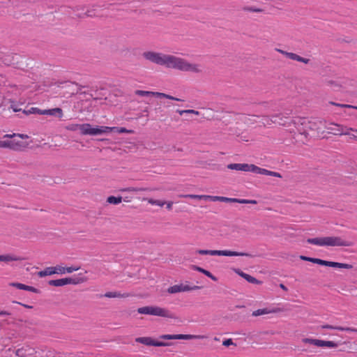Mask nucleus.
Masks as SVG:
<instances>
[{
	"instance_id": "1",
	"label": "nucleus",
	"mask_w": 357,
	"mask_h": 357,
	"mask_svg": "<svg viewBox=\"0 0 357 357\" xmlns=\"http://www.w3.org/2000/svg\"><path fill=\"white\" fill-rule=\"evenodd\" d=\"M142 56L144 59L153 63L164 66L167 68L195 73H199L202 71L200 65L190 63L184 59L170 54H165L153 51H146L143 52Z\"/></svg>"
},
{
	"instance_id": "2",
	"label": "nucleus",
	"mask_w": 357,
	"mask_h": 357,
	"mask_svg": "<svg viewBox=\"0 0 357 357\" xmlns=\"http://www.w3.org/2000/svg\"><path fill=\"white\" fill-rule=\"evenodd\" d=\"M307 242L310 244L319 246H339L349 247L352 243L342 239L340 236H326L319 238H307Z\"/></svg>"
},
{
	"instance_id": "3",
	"label": "nucleus",
	"mask_w": 357,
	"mask_h": 357,
	"mask_svg": "<svg viewBox=\"0 0 357 357\" xmlns=\"http://www.w3.org/2000/svg\"><path fill=\"white\" fill-rule=\"evenodd\" d=\"M137 312L142 314H151L162 317L175 319V315L169 310L158 306H145L137 309Z\"/></svg>"
},
{
	"instance_id": "4",
	"label": "nucleus",
	"mask_w": 357,
	"mask_h": 357,
	"mask_svg": "<svg viewBox=\"0 0 357 357\" xmlns=\"http://www.w3.org/2000/svg\"><path fill=\"white\" fill-rule=\"evenodd\" d=\"M298 132L305 137L308 135V130L314 129L315 123L306 118L297 117L293 121Z\"/></svg>"
},
{
	"instance_id": "5",
	"label": "nucleus",
	"mask_w": 357,
	"mask_h": 357,
	"mask_svg": "<svg viewBox=\"0 0 357 357\" xmlns=\"http://www.w3.org/2000/svg\"><path fill=\"white\" fill-rule=\"evenodd\" d=\"M82 274L79 273L78 277L74 278H65L57 280H52L48 282L50 286L62 287L66 284H79L85 282L87 278L85 277H80Z\"/></svg>"
},
{
	"instance_id": "6",
	"label": "nucleus",
	"mask_w": 357,
	"mask_h": 357,
	"mask_svg": "<svg viewBox=\"0 0 357 357\" xmlns=\"http://www.w3.org/2000/svg\"><path fill=\"white\" fill-rule=\"evenodd\" d=\"M197 253L206 255H209L212 256H227V257H237V256H251L249 253L246 252H238L230 250H197Z\"/></svg>"
},
{
	"instance_id": "7",
	"label": "nucleus",
	"mask_w": 357,
	"mask_h": 357,
	"mask_svg": "<svg viewBox=\"0 0 357 357\" xmlns=\"http://www.w3.org/2000/svg\"><path fill=\"white\" fill-rule=\"evenodd\" d=\"M160 339L162 340H203L207 338V336L203 335H184V334H177V335H162L159 337Z\"/></svg>"
},
{
	"instance_id": "8",
	"label": "nucleus",
	"mask_w": 357,
	"mask_h": 357,
	"mask_svg": "<svg viewBox=\"0 0 357 357\" xmlns=\"http://www.w3.org/2000/svg\"><path fill=\"white\" fill-rule=\"evenodd\" d=\"M135 341L146 346L169 347L173 344L172 342L158 341L152 339L150 337H137L135 339Z\"/></svg>"
},
{
	"instance_id": "9",
	"label": "nucleus",
	"mask_w": 357,
	"mask_h": 357,
	"mask_svg": "<svg viewBox=\"0 0 357 357\" xmlns=\"http://www.w3.org/2000/svg\"><path fill=\"white\" fill-rule=\"evenodd\" d=\"M227 168L232 170L243 171V172H252L257 174L259 167L255 165L241 164V163H231L227 165Z\"/></svg>"
},
{
	"instance_id": "10",
	"label": "nucleus",
	"mask_w": 357,
	"mask_h": 357,
	"mask_svg": "<svg viewBox=\"0 0 357 357\" xmlns=\"http://www.w3.org/2000/svg\"><path fill=\"white\" fill-rule=\"evenodd\" d=\"M135 94L139 96H155L157 98H165L169 100H174L176 101H181V99L173 97L170 95L160 93V92H154V91H143V90H136L135 91Z\"/></svg>"
},
{
	"instance_id": "11",
	"label": "nucleus",
	"mask_w": 357,
	"mask_h": 357,
	"mask_svg": "<svg viewBox=\"0 0 357 357\" xmlns=\"http://www.w3.org/2000/svg\"><path fill=\"white\" fill-rule=\"evenodd\" d=\"M314 264L339 268L351 269L353 268V266L351 264L325 261L318 258H314Z\"/></svg>"
},
{
	"instance_id": "12",
	"label": "nucleus",
	"mask_w": 357,
	"mask_h": 357,
	"mask_svg": "<svg viewBox=\"0 0 357 357\" xmlns=\"http://www.w3.org/2000/svg\"><path fill=\"white\" fill-rule=\"evenodd\" d=\"M200 289L199 286L190 287L188 284H175L167 289V292L169 294H176L178 292L188 291L191 290H196Z\"/></svg>"
},
{
	"instance_id": "13",
	"label": "nucleus",
	"mask_w": 357,
	"mask_h": 357,
	"mask_svg": "<svg viewBox=\"0 0 357 357\" xmlns=\"http://www.w3.org/2000/svg\"><path fill=\"white\" fill-rule=\"evenodd\" d=\"M24 146L22 142L15 140H0V149H9L15 151L20 150L22 147Z\"/></svg>"
},
{
	"instance_id": "14",
	"label": "nucleus",
	"mask_w": 357,
	"mask_h": 357,
	"mask_svg": "<svg viewBox=\"0 0 357 357\" xmlns=\"http://www.w3.org/2000/svg\"><path fill=\"white\" fill-rule=\"evenodd\" d=\"M80 134L83 135H94L95 128H93L90 123L79 124Z\"/></svg>"
},
{
	"instance_id": "15",
	"label": "nucleus",
	"mask_w": 357,
	"mask_h": 357,
	"mask_svg": "<svg viewBox=\"0 0 357 357\" xmlns=\"http://www.w3.org/2000/svg\"><path fill=\"white\" fill-rule=\"evenodd\" d=\"M282 311V309H280L279 307H275V308H272V309L263 308V309H259L255 311H253L252 313V315L253 317H258V316L267 314H270V313L280 312Z\"/></svg>"
},
{
	"instance_id": "16",
	"label": "nucleus",
	"mask_w": 357,
	"mask_h": 357,
	"mask_svg": "<svg viewBox=\"0 0 357 357\" xmlns=\"http://www.w3.org/2000/svg\"><path fill=\"white\" fill-rule=\"evenodd\" d=\"M10 285L13 286V287H16V288H17L19 289L29 291H31V292H33V293H36V294H39L40 293V290L38 289H36V288H35L33 287L28 286V285L22 284V283L13 282V283H10Z\"/></svg>"
},
{
	"instance_id": "17",
	"label": "nucleus",
	"mask_w": 357,
	"mask_h": 357,
	"mask_svg": "<svg viewBox=\"0 0 357 357\" xmlns=\"http://www.w3.org/2000/svg\"><path fill=\"white\" fill-rule=\"evenodd\" d=\"M23 260H24V257L8 254V255H2L1 256L0 261L10 262V261H21Z\"/></svg>"
},
{
	"instance_id": "18",
	"label": "nucleus",
	"mask_w": 357,
	"mask_h": 357,
	"mask_svg": "<svg viewBox=\"0 0 357 357\" xmlns=\"http://www.w3.org/2000/svg\"><path fill=\"white\" fill-rule=\"evenodd\" d=\"M40 114H48L51 116H56L57 115L59 118H62L63 113V110L61 108L56 107L50 109H45L43 110V112H40Z\"/></svg>"
},
{
	"instance_id": "19",
	"label": "nucleus",
	"mask_w": 357,
	"mask_h": 357,
	"mask_svg": "<svg viewBox=\"0 0 357 357\" xmlns=\"http://www.w3.org/2000/svg\"><path fill=\"white\" fill-rule=\"evenodd\" d=\"M323 329H334L340 331H352L357 333V328H350V327H342V326H333L332 325H322L320 326Z\"/></svg>"
},
{
	"instance_id": "20",
	"label": "nucleus",
	"mask_w": 357,
	"mask_h": 357,
	"mask_svg": "<svg viewBox=\"0 0 357 357\" xmlns=\"http://www.w3.org/2000/svg\"><path fill=\"white\" fill-rule=\"evenodd\" d=\"M278 117L277 116H273L272 115L271 116H263V122L262 123L264 125V126H270L273 123L274 124H284L283 122L282 121H278Z\"/></svg>"
},
{
	"instance_id": "21",
	"label": "nucleus",
	"mask_w": 357,
	"mask_h": 357,
	"mask_svg": "<svg viewBox=\"0 0 357 357\" xmlns=\"http://www.w3.org/2000/svg\"><path fill=\"white\" fill-rule=\"evenodd\" d=\"M337 126V130L333 132V135H349V130H354L357 132V130H354L353 128H349L347 127L341 126V125H335Z\"/></svg>"
},
{
	"instance_id": "22",
	"label": "nucleus",
	"mask_w": 357,
	"mask_h": 357,
	"mask_svg": "<svg viewBox=\"0 0 357 357\" xmlns=\"http://www.w3.org/2000/svg\"><path fill=\"white\" fill-rule=\"evenodd\" d=\"M115 129V127L96 126L94 130V135H101L103 133H108L114 131Z\"/></svg>"
},
{
	"instance_id": "23",
	"label": "nucleus",
	"mask_w": 357,
	"mask_h": 357,
	"mask_svg": "<svg viewBox=\"0 0 357 357\" xmlns=\"http://www.w3.org/2000/svg\"><path fill=\"white\" fill-rule=\"evenodd\" d=\"M104 296L107 298H127L130 296V294L128 293L121 294L116 291H109L105 293Z\"/></svg>"
},
{
	"instance_id": "24",
	"label": "nucleus",
	"mask_w": 357,
	"mask_h": 357,
	"mask_svg": "<svg viewBox=\"0 0 357 357\" xmlns=\"http://www.w3.org/2000/svg\"><path fill=\"white\" fill-rule=\"evenodd\" d=\"M288 55V58L291 59V60H294V61H299V62H302V63H304L305 64H307L309 63L310 62V59H306V58H304V57H302L295 53H290V54H287Z\"/></svg>"
},
{
	"instance_id": "25",
	"label": "nucleus",
	"mask_w": 357,
	"mask_h": 357,
	"mask_svg": "<svg viewBox=\"0 0 357 357\" xmlns=\"http://www.w3.org/2000/svg\"><path fill=\"white\" fill-rule=\"evenodd\" d=\"M192 268L195 271H197L204 274L205 275L210 278L213 281H217V280H218L217 278L215 276H214L213 275H212V273L211 272H209L208 271L205 270L199 266L194 265V266H192Z\"/></svg>"
},
{
	"instance_id": "26",
	"label": "nucleus",
	"mask_w": 357,
	"mask_h": 357,
	"mask_svg": "<svg viewBox=\"0 0 357 357\" xmlns=\"http://www.w3.org/2000/svg\"><path fill=\"white\" fill-rule=\"evenodd\" d=\"M257 174L268 175V176H275V177H278V178H281L282 177L281 174L280 173H278V172H272V171H270V170H268V169H263V168H261V167H259V170H258V173Z\"/></svg>"
},
{
	"instance_id": "27",
	"label": "nucleus",
	"mask_w": 357,
	"mask_h": 357,
	"mask_svg": "<svg viewBox=\"0 0 357 357\" xmlns=\"http://www.w3.org/2000/svg\"><path fill=\"white\" fill-rule=\"evenodd\" d=\"M153 189L149 188H133L129 187L126 188H122L120 190L121 192H142V191H152Z\"/></svg>"
},
{
	"instance_id": "28",
	"label": "nucleus",
	"mask_w": 357,
	"mask_h": 357,
	"mask_svg": "<svg viewBox=\"0 0 357 357\" xmlns=\"http://www.w3.org/2000/svg\"><path fill=\"white\" fill-rule=\"evenodd\" d=\"M53 274H54V271L53 266L47 267L43 271H40L38 273V275L40 278H43V277L47 276V275H53Z\"/></svg>"
},
{
	"instance_id": "29",
	"label": "nucleus",
	"mask_w": 357,
	"mask_h": 357,
	"mask_svg": "<svg viewBox=\"0 0 357 357\" xmlns=\"http://www.w3.org/2000/svg\"><path fill=\"white\" fill-rule=\"evenodd\" d=\"M338 344L335 343L333 341H326V340H319V345L318 347H327L331 348H336L337 347Z\"/></svg>"
},
{
	"instance_id": "30",
	"label": "nucleus",
	"mask_w": 357,
	"mask_h": 357,
	"mask_svg": "<svg viewBox=\"0 0 357 357\" xmlns=\"http://www.w3.org/2000/svg\"><path fill=\"white\" fill-rule=\"evenodd\" d=\"M122 197H114V196H109L107 199V202L111 204H119L122 202Z\"/></svg>"
},
{
	"instance_id": "31",
	"label": "nucleus",
	"mask_w": 357,
	"mask_h": 357,
	"mask_svg": "<svg viewBox=\"0 0 357 357\" xmlns=\"http://www.w3.org/2000/svg\"><path fill=\"white\" fill-rule=\"evenodd\" d=\"M180 197H185V198L204 199V200H207L208 197H206V195H180Z\"/></svg>"
},
{
	"instance_id": "32",
	"label": "nucleus",
	"mask_w": 357,
	"mask_h": 357,
	"mask_svg": "<svg viewBox=\"0 0 357 357\" xmlns=\"http://www.w3.org/2000/svg\"><path fill=\"white\" fill-rule=\"evenodd\" d=\"M273 116H278V121H282L284 123V124H278L279 126H287V123H288V119H289V117L287 116H284L283 114H274Z\"/></svg>"
},
{
	"instance_id": "33",
	"label": "nucleus",
	"mask_w": 357,
	"mask_h": 357,
	"mask_svg": "<svg viewBox=\"0 0 357 357\" xmlns=\"http://www.w3.org/2000/svg\"><path fill=\"white\" fill-rule=\"evenodd\" d=\"M302 342L303 343L313 344L317 347H318V345H319V340H317V339L305 337V338L302 339Z\"/></svg>"
},
{
	"instance_id": "34",
	"label": "nucleus",
	"mask_w": 357,
	"mask_h": 357,
	"mask_svg": "<svg viewBox=\"0 0 357 357\" xmlns=\"http://www.w3.org/2000/svg\"><path fill=\"white\" fill-rule=\"evenodd\" d=\"M245 280H247L248 282L250 283H252V284H261L262 283L261 281L260 280H258L257 279H256L255 278L250 275H247L245 279Z\"/></svg>"
},
{
	"instance_id": "35",
	"label": "nucleus",
	"mask_w": 357,
	"mask_h": 357,
	"mask_svg": "<svg viewBox=\"0 0 357 357\" xmlns=\"http://www.w3.org/2000/svg\"><path fill=\"white\" fill-rule=\"evenodd\" d=\"M180 115H183V114H193L195 115H199V112L198 111L194 110V109H185V110H180L178 109L176 111Z\"/></svg>"
},
{
	"instance_id": "36",
	"label": "nucleus",
	"mask_w": 357,
	"mask_h": 357,
	"mask_svg": "<svg viewBox=\"0 0 357 357\" xmlns=\"http://www.w3.org/2000/svg\"><path fill=\"white\" fill-rule=\"evenodd\" d=\"M53 268L54 271V274H65V267L60 265H57L56 266H53Z\"/></svg>"
},
{
	"instance_id": "37",
	"label": "nucleus",
	"mask_w": 357,
	"mask_h": 357,
	"mask_svg": "<svg viewBox=\"0 0 357 357\" xmlns=\"http://www.w3.org/2000/svg\"><path fill=\"white\" fill-rule=\"evenodd\" d=\"M43 112V110H40L38 108H36V107H31V109H27V110H24L23 112L26 114V115H29L30 114H40V112Z\"/></svg>"
},
{
	"instance_id": "38",
	"label": "nucleus",
	"mask_w": 357,
	"mask_h": 357,
	"mask_svg": "<svg viewBox=\"0 0 357 357\" xmlns=\"http://www.w3.org/2000/svg\"><path fill=\"white\" fill-rule=\"evenodd\" d=\"M114 132H116L118 133H133L134 131L132 130H128L126 128H119L115 127Z\"/></svg>"
},
{
	"instance_id": "39",
	"label": "nucleus",
	"mask_w": 357,
	"mask_h": 357,
	"mask_svg": "<svg viewBox=\"0 0 357 357\" xmlns=\"http://www.w3.org/2000/svg\"><path fill=\"white\" fill-rule=\"evenodd\" d=\"M65 128L70 131H76L78 130L79 124L78 123H71L65 127Z\"/></svg>"
},
{
	"instance_id": "40",
	"label": "nucleus",
	"mask_w": 357,
	"mask_h": 357,
	"mask_svg": "<svg viewBox=\"0 0 357 357\" xmlns=\"http://www.w3.org/2000/svg\"><path fill=\"white\" fill-rule=\"evenodd\" d=\"M330 104H331L333 105L338 106V107H340L354 108V109H357V107L356 106H353V105H351L340 104V103H336V102H330Z\"/></svg>"
},
{
	"instance_id": "41",
	"label": "nucleus",
	"mask_w": 357,
	"mask_h": 357,
	"mask_svg": "<svg viewBox=\"0 0 357 357\" xmlns=\"http://www.w3.org/2000/svg\"><path fill=\"white\" fill-rule=\"evenodd\" d=\"M15 136H16V134H13V135L6 134V135H5L3 136V138H12V137H13ZM17 136L20 137L22 139H27V138H29L28 135H24V134H17Z\"/></svg>"
},
{
	"instance_id": "42",
	"label": "nucleus",
	"mask_w": 357,
	"mask_h": 357,
	"mask_svg": "<svg viewBox=\"0 0 357 357\" xmlns=\"http://www.w3.org/2000/svg\"><path fill=\"white\" fill-rule=\"evenodd\" d=\"M243 10L250 11V12H256V13H261L263 11V10L261 8H256L254 7H244Z\"/></svg>"
},
{
	"instance_id": "43",
	"label": "nucleus",
	"mask_w": 357,
	"mask_h": 357,
	"mask_svg": "<svg viewBox=\"0 0 357 357\" xmlns=\"http://www.w3.org/2000/svg\"><path fill=\"white\" fill-rule=\"evenodd\" d=\"M80 268L79 266H70V267H65V273H71L73 271H78Z\"/></svg>"
},
{
	"instance_id": "44",
	"label": "nucleus",
	"mask_w": 357,
	"mask_h": 357,
	"mask_svg": "<svg viewBox=\"0 0 357 357\" xmlns=\"http://www.w3.org/2000/svg\"><path fill=\"white\" fill-rule=\"evenodd\" d=\"M222 345L225 347H229L230 345L236 346V344L234 343L231 339H227L222 342Z\"/></svg>"
},
{
	"instance_id": "45",
	"label": "nucleus",
	"mask_w": 357,
	"mask_h": 357,
	"mask_svg": "<svg viewBox=\"0 0 357 357\" xmlns=\"http://www.w3.org/2000/svg\"><path fill=\"white\" fill-rule=\"evenodd\" d=\"M206 197H208V199H210V200L213 201V202H215V201L222 202V197L210 196V195H206Z\"/></svg>"
},
{
	"instance_id": "46",
	"label": "nucleus",
	"mask_w": 357,
	"mask_h": 357,
	"mask_svg": "<svg viewBox=\"0 0 357 357\" xmlns=\"http://www.w3.org/2000/svg\"><path fill=\"white\" fill-rule=\"evenodd\" d=\"M335 125H336V124H335V123H331V124H330V126L326 127V128H327L328 130H330V132H331V133H333V132L337 130V126H336Z\"/></svg>"
},
{
	"instance_id": "47",
	"label": "nucleus",
	"mask_w": 357,
	"mask_h": 357,
	"mask_svg": "<svg viewBox=\"0 0 357 357\" xmlns=\"http://www.w3.org/2000/svg\"><path fill=\"white\" fill-rule=\"evenodd\" d=\"M235 273H237L238 275H240L241 277H242L244 279H245V278L248 275L247 273L243 272L240 269H235Z\"/></svg>"
},
{
	"instance_id": "48",
	"label": "nucleus",
	"mask_w": 357,
	"mask_h": 357,
	"mask_svg": "<svg viewBox=\"0 0 357 357\" xmlns=\"http://www.w3.org/2000/svg\"><path fill=\"white\" fill-rule=\"evenodd\" d=\"M235 273H237L238 275H240L241 277H242L244 279H245V278L248 275L247 273L243 272L240 269H235Z\"/></svg>"
},
{
	"instance_id": "49",
	"label": "nucleus",
	"mask_w": 357,
	"mask_h": 357,
	"mask_svg": "<svg viewBox=\"0 0 357 357\" xmlns=\"http://www.w3.org/2000/svg\"><path fill=\"white\" fill-rule=\"evenodd\" d=\"M222 202L236 203V198H228V197H222Z\"/></svg>"
},
{
	"instance_id": "50",
	"label": "nucleus",
	"mask_w": 357,
	"mask_h": 357,
	"mask_svg": "<svg viewBox=\"0 0 357 357\" xmlns=\"http://www.w3.org/2000/svg\"><path fill=\"white\" fill-rule=\"evenodd\" d=\"M300 258H301V259H302L303 261H310L312 263H314V258L305 257V256H303V255H301L300 257Z\"/></svg>"
},
{
	"instance_id": "51",
	"label": "nucleus",
	"mask_w": 357,
	"mask_h": 357,
	"mask_svg": "<svg viewBox=\"0 0 357 357\" xmlns=\"http://www.w3.org/2000/svg\"><path fill=\"white\" fill-rule=\"evenodd\" d=\"M249 116L251 118L245 117V119L244 120L245 122H246V123H248L249 121L254 122V121H255V120L252 119L259 117L258 116H256V115H252V116Z\"/></svg>"
},
{
	"instance_id": "52",
	"label": "nucleus",
	"mask_w": 357,
	"mask_h": 357,
	"mask_svg": "<svg viewBox=\"0 0 357 357\" xmlns=\"http://www.w3.org/2000/svg\"><path fill=\"white\" fill-rule=\"evenodd\" d=\"M236 203H239V204H248V199H236Z\"/></svg>"
},
{
	"instance_id": "53",
	"label": "nucleus",
	"mask_w": 357,
	"mask_h": 357,
	"mask_svg": "<svg viewBox=\"0 0 357 357\" xmlns=\"http://www.w3.org/2000/svg\"><path fill=\"white\" fill-rule=\"evenodd\" d=\"M276 51L280 52V53H281L282 54L284 55L287 58H288V55L287 54H290V53H291V52H288L284 51V50H280V49H276Z\"/></svg>"
},
{
	"instance_id": "54",
	"label": "nucleus",
	"mask_w": 357,
	"mask_h": 357,
	"mask_svg": "<svg viewBox=\"0 0 357 357\" xmlns=\"http://www.w3.org/2000/svg\"><path fill=\"white\" fill-rule=\"evenodd\" d=\"M13 303H17V304H20L22 306H24V307L26 308H28V309H32L33 308V306L32 305H26V304H23L22 303H20V302H17V301H13Z\"/></svg>"
},
{
	"instance_id": "55",
	"label": "nucleus",
	"mask_w": 357,
	"mask_h": 357,
	"mask_svg": "<svg viewBox=\"0 0 357 357\" xmlns=\"http://www.w3.org/2000/svg\"><path fill=\"white\" fill-rule=\"evenodd\" d=\"M155 202H156V203L155 205L160 206H163L166 204V202L161 201V200L156 199Z\"/></svg>"
},
{
	"instance_id": "56",
	"label": "nucleus",
	"mask_w": 357,
	"mask_h": 357,
	"mask_svg": "<svg viewBox=\"0 0 357 357\" xmlns=\"http://www.w3.org/2000/svg\"><path fill=\"white\" fill-rule=\"evenodd\" d=\"M165 204H167V208L168 210H171L172 209V205H173V202H166Z\"/></svg>"
},
{
	"instance_id": "57",
	"label": "nucleus",
	"mask_w": 357,
	"mask_h": 357,
	"mask_svg": "<svg viewBox=\"0 0 357 357\" xmlns=\"http://www.w3.org/2000/svg\"><path fill=\"white\" fill-rule=\"evenodd\" d=\"M148 202L152 205H155V203H156V199H148Z\"/></svg>"
},
{
	"instance_id": "58",
	"label": "nucleus",
	"mask_w": 357,
	"mask_h": 357,
	"mask_svg": "<svg viewBox=\"0 0 357 357\" xmlns=\"http://www.w3.org/2000/svg\"><path fill=\"white\" fill-rule=\"evenodd\" d=\"M22 349H17L15 352L16 355L20 356V357H22Z\"/></svg>"
},
{
	"instance_id": "59",
	"label": "nucleus",
	"mask_w": 357,
	"mask_h": 357,
	"mask_svg": "<svg viewBox=\"0 0 357 357\" xmlns=\"http://www.w3.org/2000/svg\"><path fill=\"white\" fill-rule=\"evenodd\" d=\"M10 314L7 311L0 310V315H10Z\"/></svg>"
},
{
	"instance_id": "60",
	"label": "nucleus",
	"mask_w": 357,
	"mask_h": 357,
	"mask_svg": "<svg viewBox=\"0 0 357 357\" xmlns=\"http://www.w3.org/2000/svg\"><path fill=\"white\" fill-rule=\"evenodd\" d=\"M248 204H257V202L254 199H248Z\"/></svg>"
},
{
	"instance_id": "61",
	"label": "nucleus",
	"mask_w": 357,
	"mask_h": 357,
	"mask_svg": "<svg viewBox=\"0 0 357 357\" xmlns=\"http://www.w3.org/2000/svg\"><path fill=\"white\" fill-rule=\"evenodd\" d=\"M11 108L13 109V111L15 112L21 110V109H18V108H17V107H14L13 105H11Z\"/></svg>"
},
{
	"instance_id": "62",
	"label": "nucleus",
	"mask_w": 357,
	"mask_h": 357,
	"mask_svg": "<svg viewBox=\"0 0 357 357\" xmlns=\"http://www.w3.org/2000/svg\"><path fill=\"white\" fill-rule=\"evenodd\" d=\"M280 287L282 289L284 290V291H287V287H286V286H285L284 284H280Z\"/></svg>"
},
{
	"instance_id": "63",
	"label": "nucleus",
	"mask_w": 357,
	"mask_h": 357,
	"mask_svg": "<svg viewBox=\"0 0 357 357\" xmlns=\"http://www.w3.org/2000/svg\"><path fill=\"white\" fill-rule=\"evenodd\" d=\"M214 340H215V341H219V340H220V339H219L218 337H214Z\"/></svg>"
},
{
	"instance_id": "64",
	"label": "nucleus",
	"mask_w": 357,
	"mask_h": 357,
	"mask_svg": "<svg viewBox=\"0 0 357 357\" xmlns=\"http://www.w3.org/2000/svg\"><path fill=\"white\" fill-rule=\"evenodd\" d=\"M125 202H129V200L128 199V197H125L124 199H123Z\"/></svg>"
}]
</instances>
